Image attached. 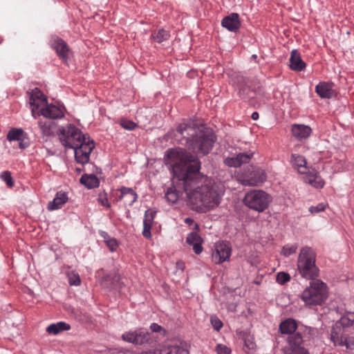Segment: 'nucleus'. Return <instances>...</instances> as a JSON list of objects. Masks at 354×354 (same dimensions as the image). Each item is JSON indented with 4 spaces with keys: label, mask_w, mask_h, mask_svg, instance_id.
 <instances>
[{
    "label": "nucleus",
    "mask_w": 354,
    "mask_h": 354,
    "mask_svg": "<svg viewBox=\"0 0 354 354\" xmlns=\"http://www.w3.org/2000/svg\"><path fill=\"white\" fill-rule=\"evenodd\" d=\"M165 156L175 166H187L179 180L181 181L187 196L194 205L209 210L220 204L223 194L217 185H199L205 176L200 173L201 162L197 155L183 148H175L167 149Z\"/></svg>",
    "instance_id": "obj_1"
},
{
    "label": "nucleus",
    "mask_w": 354,
    "mask_h": 354,
    "mask_svg": "<svg viewBox=\"0 0 354 354\" xmlns=\"http://www.w3.org/2000/svg\"><path fill=\"white\" fill-rule=\"evenodd\" d=\"M316 253L314 250L305 246L300 250L297 259V270L301 277L315 279L319 276V269L316 266Z\"/></svg>",
    "instance_id": "obj_2"
},
{
    "label": "nucleus",
    "mask_w": 354,
    "mask_h": 354,
    "mask_svg": "<svg viewBox=\"0 0 354 354\" xmlns=\"http://www.w3.org/2000/svg\"><path fill=\"white\" fill-rule=\"evenodd\" d=\"M216 140L217 136L211 128L201 126L187 149L197 155L207 156L212 150Z\"/></svg>",
    "instance_id": "obj_3"
},
{
    "label": "nucleus",
    "mask_w": 354,
    "mask_h": 354,
    "mask_svg": "<svg viewBox=\"0 0 354 354\" xmlns=\"http://www.w3.org/2000/svg\"><path fill=\"white\" fill-rule=\"evenodd\" d=\"M311 280L302 292L301 299L307 306H320L328 298L327 285L320 279Z\"/></svg>",
    "instance_id": "obj_4"
},
{
    "label": "nucleus",
    "mask_w": 354,
    "mask_h": 354,
    "mask_svg": "<svg viewBox=\"0 0 354 354\" xmlns=\"http://www.w3.org/2000/svg\"><path fill=\"white\" fill-rule=\"evenodd\" d=\"M201 128V126L194 120H183L176 127L174 133L175 140L178 144L188 148Z\"/></svg>",
    "instance_id": "obj_5"
},
{
    "label": "nucleus",
    "mask_w": 354,
    "mask_h": 354,
    "mask_svg": "<svg viewBox=\"0 0 354 354\" xmlns=\"http://www.w3.org/2000/svg\"><path fill=\"white\" fill-rule=\"evenodd\" d=\"M272 200V197L265 191L253 189L245 194L243 202L250 209L262 212L268 207Z\"/></svg>",
    "instance_id": "obj_6"
},
{
    "label": "nucleus",
    "mask_w": 354,
    "mask_h": 354,
    "mask_svg": "<svg viewBox=\"0 0 354 354\" xmlns=\"http://www.w3.org/2000/svg\"><path fill=\"white\" fill-rule=\"evenodd\" d=\"M265 171L257 166L250 165L238 174V179L244 186H259L266 180Z\"/></svg>",
    "instance_id": "obj_7"
},
{
    "label": "nucleus",
    "mask_w": 354,
    "mask_h": 354,
    "mask_svg": "<svg viewBox=\"0 0 354 354\" xmlns=\"http://www.w3.org/2000/svg\"><path fill=\"white\" fill-rule=\"evenodd\" d=\"M85 135L75 125L69 124L62 130L59 140L65 148L73 149L81 140H84Z\"/></svg>",
    "instance_id": "obj_8"
},
{
    "label": "nucleus",
    "mask_w": 354,
    "mask_h": 354,
    "mask_svg": "<svg viewBox=\"0 0 354 354\" xmlns=\"http://www.w3.org/2000/svg\"><path fill=\"white\" fill-rule=\"evenodd\" d=\"M122 339L124 342L131 343L136 346L151 345L153 342L152 333L144 328H139L133 331L125 332L122 335Z\"/></svg>",
    "instance_id": "obj_9"
},
{
    "label": "nucleus",
    "mask_w": 354,
    "mask_h": 354,
    "mask_svg": "<svg viewBox=\"0 0 354 354\" xmlns=\"http://www.w3.org/2000/svg\"><path fill=\"white\" fill-rule=\"evenodd\" d=\"M95 147L93 140L86 134L84 140H81L73 149L75 152V160L77 163L85 165L88 162L90 155Z\"/></svg>",
    "instance_id": "obj_10"
},
{
    "label": "nucleus",
    "mask_w": 354,
    "mask_h": 354,
    "mask_svg": "<svg viewBox=\"0 0 354 354\" xmlns=\"http://www.w3.org/2000/svg\"><path fill=\"white\" fill-rule=\"evenodd\" d=\"M48 45L63 63L68 64L72 50L62 38L56 35H52L49 37Z\"/></svg>",
    "instance_id": "obj_11"
},
{
    "label": "nucleus",
    "mask_w": 354,
    "mask_h": 354,
    "mask_svg": "<svg viewBox=\"0 0 354 354\" xmlns=\"http://www.w3.org/2000/svg\"><path fill=\"white\" fill-rule=\"evenodd\" d=\"M32 116L37 119L44 116V94L37 88H35L29 97Z\"/></svg>",
    "instance_id": "obj_12"
},
{
    "label": "nucleus",
    "mask_w": 354,
    "mask_h": 354,
    "mask_svg": "<svg viewBox=\"0 0 354 354\" xmlns=\"http://www.w3.org/2000/svg\"><path fill=\"white\" fill-rule=\"evenodd\" d=\"M287 343L288 354H309L301 333L297 332L288 336Z\"/></svg>",
    "instance_id": "obj_13"
},
{
    "label": "nucleus",
    "mask_w": 354,
    "mask_h": 354,
    "mask_svg": "<svg viewBox=\"0 0 354 354\" xmlns=\"http://www.w3.org/2000/svg\"><path fill=\"white\" fill-rule=\"evenodd\" d=\"M232 249L230 243L223 241L215 243L212 254V261L216 264H220L228 261L231 256Z\"/></svg>",
    "instance_id": "obj_14"
},
{
    "label": "nucleus",
    "mask_w": 354,
    "mask_h": 354,
    "mask_svg": "<svg viewBox=\"0 0 354 354\" xmlns=\"http://www.w3.org/2000/svg\"><path fill=\"white\" fill-rule=\"evenodd\" d=\"M66 111L62 102L56 101L55 104L48 103L46 96V119L60 120L64 118Z\"/></svg>",
    "instance_id": "obj_15"
},
{
    "label": "nucleus",
    "mask_w": 354,
    "mask_h": 354,
    "mask_svg": "<svg viewBox=\"0 0 354 354\" xmlns=\"http://www.w3.org/2000/svg\"><path fill=\"white\" fill-rule=\"evenodd\" d=\"M6 138L9 142L18 141L21 149H25L30 145L28 133L21 128H12L8 132Z\"/></svg>",
    "instance_id": "obj_16"
},
{
    "label": "nucleus",
    "mask_w": 354,
    "mask_h": 354,
    "mask_svg": "<svg viewBox=\"0 0 354 354\" xmlns=\"http://www.w3.org/2000/svg\"><path fill=\"white\" fill-rule=\"evenodd\" d=\"M354 326V312H346L335 323L332 333L338 335L341 333V328H345Z\"/></svg>",
    "instance_id": "obj_17"
},
{
    "label": "nucleus",
    "mask_w": 354,
    "mask_h": 354,
    "mask_svg": "<svg viewBox=\"0 0 354 354\" xmlns=\"http://www.w3.org/2000/svg\"><path fill=\"white\" fill-rule=\"evenodd\" d=\"M221 26L227 30L236 32L241 27V21L238 13L232 12L221 21Z\"/></svg>",
    "instance_id": "obj_18"
},
{
    "label": "nucleus",
    "mask_w": 354,
    "mask_h": 354,
    "mask_svg": "<svg viewBox=\"0 0 354 354\" xmlns=\"http://www.w3.org/2000/svg\"><path fill=\"white\" fill-rule=\"evenodd\" d=\"M312 133V129L305 124H293L291 126V134L297 140L307 139Z\"/></svg>",
    "instance_id": "obj_19"
},
{
    "label": "nucleus",
    "mask_w": 354,
    "mask_h": 354,
    "mask_svg": "<svg viewBox=\"0 0 354 354\" xmlns=\"http://www.w3.org/2000/svg\"><path fill=\"white\" fill-rule=\"evenodd\" d=\"M156 213L157 211L153 208H149L145 211L143 221L142 235L147 239H151V230Z\"/></svg>",
    "instance_id": "obj_20"
},
{
    "label": "nucleus",
    "mask_w": 354,
    "mask_h": 354,
    "mask_svg": "<svg viewBox=\"0 0 354 354\" xmlns=\"http://www.w3.org/2000/svg\"><path fill=\"white\" fill-rule=\"evenodd\" d=\"M304 181L316 189H322L325 185L324 179L321 177L319 172L315 169H312L304 173Z\"/></svg>",
    "instance_id": "obj_21"
},
{
    "label": "nucleus",
    "mask_w": 354,
    "mask_h": 354,
    "mask_svg": "<svg viewBox=\"0 0 354 354\" xmlns=\"http://www.w3.org/2000/svg\"><path fill=\"white\" fill-rule=\"evenodd\" d=\"M120 196L116 199V201H124V204L128 206H131L138 199L137 193L130 187H122L120 189Z\"/></svg>",
    "instance_id": "obj_22"
},
{
    "label": "nucleus",
    "mask_w": 354,
    "mask_h": 354,
    "mask_svg": "<svg viewBox=\"0 0 354 354\" xmlns=\"http://www.w3.org/2000/svg\"><path fill=\"white\" fill-rule=\"evenodd\" d=\"M68 201V194L64 191H59L56 193L52 201L48 202L47 209L49 211H54L61 209Z\"/></svg>",
    "instance_id": "obj_23"
},
{
    "label": "nucleus",
    "mask_w": 354,
    "mask_h": 354,
    "mask_svg": "<svg viewBox=\"0 0 354 354\" xmlns=\"http://www.w3.org/2000/svg\"><path fill=\"white\" fill-rule=\"evenodd\" d=\"M298 327L297 321L293 318H287L282 321L279 326V330L283 335H290L297 333Z\"/></svg>",
    "instance_id": "obj_24"
},
{
    "label": "nucleus",
    "mask_w": 354,
    "mask_h": 354,
    "mask_svg": "<svg viewBox=\"0 0 354 354\" xmlns=\"http://www.w3.org/2000/svg\"><path fill=\"white\" fill-rule=\"evenodd\" d=\"M186 242L189 245L193 246V250L196 254H199L203 251L202 243L203 240L196 232H192L187 234Z\"/></svg>",
    "instance_id": "obj_25"
},
{
    "label": "nucleus",
    "mask_w": 354,
    "mask_h": 354,
    "mask_svg": "<svg viewBox=\"0 0 354 354\" xmlns=\"http://www.w3.org/2000/svg\"><path fill=\"white\" fill-rule=\"evenodd\" d=\"M290 68L295 71H301L306 68V63L301 59L297 50H292L290 57Z\"/></svg>",
    "instance_id": "obj_26"
},
{
    "label": "nucleus",
    "mask_w": 354,
    "mask_h": 354,
    "mask_svg": "<svg viewBox=\"0 0 354 354\" xmlns=\"http://www.w3.org/2000/svg\"><path fill=\"white\" fill-rule=\"evenodd\" d=\"M332 83L326 82H320L315 86V92L316 93L321 97L324 99H330L332 97L333 94V91L332 88Z\"/></svg>",
    "instance_id": "obj_27"
},
{
    "label": "nucleus",
    "mask_w": 354,
    "mask_h": 354,
    "mask_svg": "<svg viewBox=\"0 0 354 354\" xmlns=\"http://www.w3.org/2000/svg\"><path fill=\"white\" fill-rule=\"evenodd\" d=\"M57 120L46 119V136H57L60 138L64 127H60L57 122Z\"/></svg>",
    "instance_id": "obj_28"
},
{
    "label": "nucleus",
    "mask_w": 354,
    "mask_h": 354,
    "mask_svg": "<svg viewBox=\"0 0 354 354\" xmlns=\"http://www.w3.org/2000/svg\"><path fill=\"white\" fill-rule=\"evenodd\" d=\"M290 162L292 167L297 169L299 173H306L307 170V162L304 156L299 154L292 153L291 155Z\"/></svg>",
    "instance_id": "obj_29"
},
{
    "label": "nucleus",
    "mask_w": 354,
    "mask_h": 354,
    "mask_svg": "<svg viewBox=\"0 0 354 354\" xmlns=\"http://www.w3.org/2000/svg\"><path fill=\"white\" fill-rule=\"evenodd\" d=\"M80 182L88 189L98 187L100 180L95 174H84L80 178Z\"/></svg>",
    "instance_id": "obj_30"
},
{
    "label": "nucleus",
    "mask_w": 354,
    "mask_h": 354,
    "mask_svg": "<svg viewBox=\"0 0 354 354\" xmlns=\"http://www.w3.org/2000/svg\"><path fill=\"white\" fill-rule=\"evenodd\" d=\"M71 329V325L65 322H59L50 324L46 330L53 335H57L61 332L66 331Z\"/></svg>",
    "instance_id": "obj_31"
},
{
    "label": "nucleus",
    "mask_w": 354,
    "mask_h": 354,
    "mask_svg": "<svg viewBox=\"0 0 354 354\" xmlns=\"http://www.w3.org/2000/svg\"><path fill=\"white\" fill-rule=\"evenodd\" d=\"M159 354H189V353L182 346L174 345L161 347L159 348Z\"/></svg>",
    "instance_id": "obj_32"
},
{
    "label": "nucleus",
    "mask_w": 354,
    "mask_h": 354,
    "mask_svg": "<svg viewBox=\"0 0 354 354\" xmlns=\"http://www.w3.org/2000/svg\"><path fill=\"white\" fill-rule=\"evenodd\" d=\"M166 201L171 204H174L178 201L179 198V192L175 186L172 185L168 187L165 194Z\"/></svg>",
    "instance_id": "obj_33"
},
{
    "label": "nucleus",
    "mask_w": 354,
    "mask_h": 354,
    "mask_svg": "<svg viewBox=\"0 0 354 354\" xmlns=\"http://www.w3.org/2000/svg\"><path fill=\"white\" fill-rule=\"evenodd\" d=\"M151 37L157 42L162 43L164 41L168 40L170 37V33L168 30L163 28L159 29L158 31H154L151 34Z\"/></svg>",
    "instance_id": "obj_34"
},
{
    "label": "nucleus",
    "mask_w": 354,
    "mask_h": 354,
    "mask_svg": "<svg viewBox=\"0 0 354 354\" xmlns=\"http://www.w3.org/2000/svg\"><path fill=\"white\" fill-rule=\"evenodd\" d=\"M298 248L297 243L286 244L281 248V254L285 257H288L291 254H295Z\"/></svg>",
    "instance_id": "obj_35"
},
{
    "label": "nucleus",
    "mask_w": 354,
    "mask_h": 354,
    "mask_svg": "<svg viewBox=\"0 0 354 354\" xmlns=\"http://www.w3.org/2000/svg\"><path fill=\"white\" fill-rule=\"evenodd\" d=\"M1 179L6 183L7 186L12 188L15 185L11 172L9 171H3L0 174Z\"/></svg>",
    "instance_id": "obj_36"
},
{
    "label": "nucleus",
    "mask_w": 354,
    "mask_h": 354,
    "mask_svg": "<svg viewBox=\"0 0 354 354\" xmlns=\"http://www.w3.org/2000/svg\"><path fill=\"white\" fill-rule=\"evenodd\" d=\"M236 159L238 160V162L240 163V167L243 164L248 163L250 160L252 159L253 156V153L252 152H244V153H239L236 156Z\"/></svg>",
    "instance_id": "obj_37"
},
{
    "label": "nucleus",
    "mask_w": 354,
    "mask_h": 354,
    "mask_svg": "<svg viewBox=\"0 0 354 354\" xmlns=\"http://www.w3.org/2000/svg\"><path fill=\"white\" fill-rule=\"evenodd\" d=\"M119 124L123 129L128 131H133L138 127L137 123L125 118H122L120 120Z\"/></svg>",
    "instance_id": "obj_38"
},
{
    "label": "nucleus",
    "mask_w": 354,
    "mask_h": 354,
    "mask_svg": "<svg viewBox=\"0 0 354 354\" xmlns=\"http://www.w3.org/2000/svg\"><path fill=\"white\" fill-rule=\"evenodd\" d=\"M210 323L213 328L216 331H219L223 325L221 320L216 315L210 317Z\"/></svg>",
    "instance_id": "obj_39"
},
{
    "label": "nucleus",
    "mask_w": 354,
    "mask_h": 354,
    "mask_svg": "<svg viewBox=\"0 0 354 354\" xmlns=\"http://www.w3.org/2000/svg\"><path fill=\"white\" fill-rule=\"evenodd\" d=\"M277 282L281 285H283L290 280V276L285 272H280L277 275Z\"/></svg>",
    "instance_id": "obj_40"
},
{
    "label": "nucleus",
    "mask_w": 354,
    "mask_h": 354,
    "mask_svg": "<svg viewBox=\"0 0 354 354\" xmlns=\"http://www.w3.org/2000/svg\"><path fill=\"white\" fill-rule=\"evenodd\" d=\"M224 163L225 165L230 167H239L240 163L236 159V156L227 157L224 159Z\"/></svg>",
    "instance_id": "obj_41"
},
{
    "label": "nucleus",
    "mask_w": 354,
    "mask_h": 354,
    "mask_svg": "<svg viewBox=\"0 0 354 354\" xmlns=\"http://www.w3.org/2000/svg\"><path fill=\"white\" fill-rule=\"evenodd\" d=\"M97 201L102 206L107 208L111 207V205L109 203L107 194L105 191H103L99 194Z\"/></svg>",
    "instance_id": "obj_42"
},
{
    "label": "nucleus",
    "mask_w": 354,
    "mask_h": 354,
    "mask_svg": "<svg viewBox=\"0 0 354 354\" xmlns=\"http://www.w3.org/2000/svg\"><path fill=\"white\" fill-rule=\"evenodd\" d=\"M326 207L327 204L320 203L315 206H310L308 210L311 214H317L321 212H324L326 209Z\"/></svg>",
    "instance_id": "obj_43"
},
{
    "label": "nucleus",
    "mask_w": 354,
    "mask_h": 354,
    "mask_svg": "<svg viewBox=\"0 0 354 354\" xmlns=\"http://www.w3.org/2000/svg\"><path fill=\"white\" fill-rule=\"evenodd\" d=\"M68 283L71 286H79L81 283V279L78 274L73 273L68 275Z\"/></svg>",
    "instance_id": "obj_44"
},
{
    "label": "nucleus",
    "mask_w": 354,
    "mask_h": 354,
    "mask_svg": "<svg viewBox=\"0 0 354 354\" xmlns=\"http://www.w3.org/2000/svg\"><path fill=\"white\" fill-rule=\"evenodd\" d=\"M105 244L109 248L111 252H115L118 247V241L115 238H111L107 241H106Z\"/></svg>",
    "instance_id": "obj_45"
},
{
    "label": "nucleus",
    "mask_w": 354,
    "mask_h": 354,
    "mask_svg": "<svg viewBox=\"0 0 354 354\" xmlns=\"http://www.w3.org/2000/svg\"><path fill=\"white\" fill-rule=\"evenodd\" d=\"M216 351L217 354H231L232 352L230 348L221 344L216 346Z\"/></svg>",
    "instance_id": "obj_46"
},
{
    "label": "nucleus",
    "mask_w": 354,
    "mask_h": 354,
    "mask_svg": "<svg viewBox=\"0 0 354 354\" xmlns=\"http://www.w3.org/2000/svg\"><path fill=\"white\" fill-rule=\"evenodd\" d=\"M151 332L150 333H160L161 331L163 332V335L166 333V330L164 328H162L161 326L158 324L157 323H152L150 325L149 327Z\"/></svg>",
    "instance_id": "obj_47"
},
{
    "label": "nucleus",
    "mask_w": 354,
    "mask_h": 354,
    "mask_svg": "<svg viewBox=\"0 0 354 354\" xmlns=\"http://www.w3.org/2000/svg\"><path fill=\"white\" fill-rule=\"evenodd\" d=\"M99 234L104 239V243L106 242V241H107V240H109V239L112 238V237H111L109 236L108 232H106L105 231H103V230H100L99 231Z\"/></svg>",
    "instance_id": "obj_48"
},
{
    "label": "nucleus",
    "mask_w": 354,
    "mask_h": 354,
    "mask_svg": "<svg viewBox=\"0 0 354 354\" xmlns=\"http://www.w3.org/2000/svg\"><path fill=\"white\" fill-rule=\"evenodd\" d=\"M344 344L346 346L347 348H349L352 346H354V342L351 341L350 338H345Z\"/></svg>",
    "instance_id": "obj_49"
},
{
    "label": "nucleus",
    "mask_w": 354,
    "mask_h": 354,
    "mask_svg": "<svg viewBox=\"0 0 354 354\" xmlns=\"http://www.w3.org/2000/svg\"><path fill=\"white\" fill-rule=\"evenodd\" d=\"M38 125L42 135H44V124L41 120L38 121Z\"/></svg>",
    "instance_id": "obj_50"
},
{
    "label": "nucleus",
    "mask_w": 354,
    "mask_h": 354,
    "mask_svg": "<svg viewBox=\"0 0 354 354\" xmlns=\"http://www.w3.org/2000/svg\"><path fill=\"white\" fill-rule=\"evenodd\" d=\"M140 354H159V349L142 352Z\"/></svg>",
    "instance_id": "obj_51"
},
{
    "label": "nucleus",
    "mask_w": 354,
    "mask_h": 354,
    "mask_svg": "<svg viewBox=\"0 0 354 354\" xmlns=\"http://www.w3.org/2000/svg\"><path fill=\"white\" fill-rule=\"evenodd\" d=\"M259 114L258 112L257 111H254L252 113V115H251V118L253 120H257L259 119Z\"/></svg>",
    "instance_id": "obj_52"
},
{
    "label": "nucleus",
    "mask_w": 354,
    "mask_h": 354,
    "mask_svg": "<svg viewBox=\"0 0 354 354\" xmlns=\"http://www.w3.org/2000/svg\"><path fill=\"white\" fill-rule=\"evenodd\" d=\"M245 346H247L250 349H253L254 344L252 342L248 344L246 341H245Z\"/></svg>",
    "instance_id": "obj_53"
},
{
    "label": "nucleus",
    "mask_w": 354,
    "mask_h": 354,
    "mask_svg": "<svg viewBox=\"0 0 354 354\" xmlns=\"http://www.w3.org/2000/svg\"><path fill=\"white\" fill-rule=\"evenodd\" d=\"M185 221L186 223L191 224L193 222V220L191 218H186Z\"/></svg>",
    "instance_id": "obj_54"
},
{
    "label": "nucleus",
    "mask_w": 354,
    "mask_h": 354,
    "mask_svg": "<svg viewBox=\"0 0 354 354\" xmlns=\"http://www.w3.org/2000/svg\"><path fill=\"white\" fill-rule=\"evenodd\" d=\"M82 169L81 168H76V171L77 174H81Z\"/></svg>",
    "instance_id": "obj_55"
},
{
    "label": "nucleus",
    "mask_w": 354,
    "mask_h": 354,
    "mask_svg": "<svg viewBox=\"0 0 354 354\" xmlns=\"http://www.w3.org/2000/svg\"><path fill=\"white\" fill-rule=\"evenodd\" d=\"M257 57V56L256 55H252V58L253 59H256Z\"/></svg>",
    "instance_id": "obj_56"
},
{
    "label": "nucleus",
    "mask_w": 354,
    "mask_h": 354,
    "mask_svg": "<svg viewBox=\"0 0 354 354\" xmlns=\"http://www.w3.org/2000/svg\"><path fill=\"white\" fill-rule=\"evenodd\" d=\"M1 42H2V39H1V40H0V44H1Z\"/></svg>",
    "instance_id": "obj_57"
}]
</instances>
